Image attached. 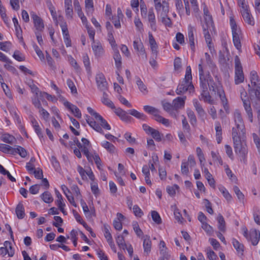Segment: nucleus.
<instances>
[{
    "label": "nucleus",
    "mask_w": 260,
    "mask_h": 260,
    "mask_svg": "<svg viewBox=\"0 0 260 260\" xmlns=\"http://www.w3.org/2000/svg\"><path fill=\"white\" fill-rule=\"evenodd\" d=\"M232 135L235 153L241 157H245L248 152L245 134L243 135L240 132L238 134L236 128L233 127Z\"/></svg>",
    "instance_id": "obj_1"
},
{
    "label": "nucleus",
    "mask_w": 260,
    "mask_h": 260,
    "mask_svg": "<svg viewBox=\"0 0 260 260\" xmlns=\"http://www.w3.org/2000/svg\"><path fill=\"white\" fill-rule=\"evenodd\" d=\"M235 82L236 84H239L244 81V77L243 68L239 57L237 55L235 57Z\"/></svg>",
    "instance_id": "obj_2"
},
{
    "label": "nucleus",
    "mask_w": 260,
    "mask_h": 260,
    "mask_svg": "<svg viewBox=\"0 0 260 260\" xmlns=\"http://www.w3.org/2000/svg\"><path fill=\"white\" fill-rule=\"evenodd\" d=\"M194 88L192 81H187L184 79L181 83L178 85L176 90V92L178 95H181L185 93L187 90L191 92V91L194 90Z\"/></svg>",
    "instance_id": "obj_3"
},
{
    "label": "nucleus",
    "mask_w": 260,
    "mask_h": 260,
    "mask_svg": "<svg viewBox=\"0 0 260 260\" xmlns=\"http://www.w3.org/2000/svg\"><path fill=\"white\" fill-rule=\"evenodd\" d=\"M162 10L160 14V16L162 19V22L166 26L171 27L172 26L171 20L168 17V13L169 11V3L167 2H164L162 5Z\"/></svg>",
    "instance_id": "obj_4"
},
{
    "label": "nucleus",
    "mask_w": 260,
    "mask_h": 260,
    "mask_svg": "<svg viewBox=\"0 0 260 260\" xmlns=\"http://www.w3.org/2000/svg\"><path fill=\"white\" fill-rule=\"evenodd\" d=\"M202 62L199 64V74L200 84L201 89V92L208 90V87L209 86L210 81L205 79L204 77V71L202 65Z\"/></svg>",
    "instance_id": "obj_5"
},
{
    "label": "nucleus",
    "mask_w": 260,
    "mask_h": 260,
    "mask_svg": "<svg viewBox=\"0 0 260 260\" xmlns=\"http://www.w3.org/2000/svg\"><path fill=\"white\" fill-rule=\"evenodd\" d=\"M235 122L236 125V131L238 134L239 132L242 135L245 134V129L244 124L242 118L241 114L239 112H236L234 113ZM235 128V127H234Z\"/></svg>",
    "instance_id": "obj_6"
},
{
    "label": "nucleus",
    "mask_w": 260,
    "mask_h": 260,
    "mask_svg": "<svg viewBox=\"0 0 260 260\" xmlns=\"http://www.w3.org/2000/svg\"><path fill=\"white\" fill-rule=\"evenodd\" d=\"M95 80L98 87L101 91H104L108 89V83L103 73L98 74Z\"/></svg>",
    "instance_id": "obj_7"
},
{
    "label": "nucleus",
    "mask_w": 260,
    "mask_h": 260,
    "mask_svg": "<svg viewBox=\"0 0 260 260\" xmlns=\"http://www.w3.org/2000/svg\"><path fill=\"white\" fill-rule=\"evenodd\" d=\"M30 16L33 20L36 31H42L44 28L43 20L34 12L30 14Z\"/></svg>",
    "instance_id": "obj_8"
},
{
    "label": "nucleus",
    "mask_w": 260,
    "mask_h": 260,
    "mask_svg": "<svg viewBox=\"0 0 260 260\" xmlns=\"http://www.w3.org/2000/svg\"><path fill=\"white\" fill-rule=\"evenodd\" d=\"M60 27L63 34L64 42L67 47L71 46V40L69 34L67 25L66 22L60 24Z\"/></svg>",
    "instance_id": "obj_9"
},
{
    "label": "nucleus",
    "mask_w": 260,
    "mask_h": 260,
    "mask_svg": "<svg viewBox=\"0 0 260 260\" xmlns=\"http://www.w3.org/2000/svg\"><path fill=\"white\" fill-rule=\"evenodd\" d=\"M72 139L73 141L70 142L71 147L74 149V154L78 157L80 158L81 157V153L80 149L81 148V144L77 138L74 137Z\"/></svg>",
    "instance_id": "obj_10"
},
{
    "label": "nucleus",
    "mask_w": 260,
    "mask_h": 260,
    "mask_svg": "<svg viewBox=\"0 0 260 260\" xmlns=\"http://www.w3.org/2000/svg\"><path fill=\"white\" fill-rule=\"evenodd\" d=\"M64 107L70 111L73 114L78 117H80L81 113L79 109L75 105L72 104L67 101L63 102Z\"/></svg>",
    "instance_id": "obj_11"
},
{
    "label": "nucleus",
    "mask_w": 260,
    "mask_h": 260,
    "mask_svg": "<svg viewBox=\"0 0 260 260\" xmlns=\"http://www.w3.org/2000/svg\"><path fill=\"white\" fill-rule=\"evenodd\" d=\"M196 31L194 27L191 25H189L188 27V37L189 40V44L191 50L193 52L195 51L194 39V31Z\"/></svg>",
    "instance_id": "obj_12"
},
{
    "label": "nucleus",
    "mask_w": 260,
    "mask_h": 260,
    "mask_svg": "<svg viewBox=\"0 0 260 260\" xmlns=\"http://www.w3.org/2000/svg\"><path fill=\"white\" fill-rule=\"evenodd\" d=\"M186 96L177 97L173 101V109L178 110L179 109L184 108L185 105V101Z\"/></svg>",
    "instance_id": "obj_13"
},
{
    "label": "nucleus",
    "mask_w": 260,
    "mask_h": 260,
    "mask_svg": "<svg viewBox=\"0 0 260 260\" xmlns=\"http://www.w3.org/2000/svg\"><path fill=\"white\" fill-rule=\"evenodd\" d=\"M233 36V41L235 47L238 50H240L241 48V44L240 40V32L239 29H236L232 30Z\"/></svg>",
    "instance_id": "obj_14"
},
{
    "label": "nucleus",
    "mask_w": 260,
    "mask_h": 260,
    "mask_svg": "<svg viewBox=\"0 0 260 260\" xmlns=\"http://www.w3.org/2000/svg\"><path fill=\"white\" fill-rule=\"evenodd\" d=\"M248 92L249 94L250 99L253 104V100H254V96L255 95V98L260 102V88L255 87L254 89H252L250 86L248 85Z\"/></svg>",
    "instance_id": "obj_15"
},
{
    "label": "nucleus",
    "mask_w": 260,
    "mask_h": 260,
    "mask_svg": "<svg viewBox=\"0 0 260 260\" xmlns=\"http://www.w3.org/2000/svg\"><path fill=\"white\" fill-rule=\"evenodd\" d=\"M148 37L149 42L150 45L152 53L153 54V55L155 56V57H156L157 53V45L151 32H149L148 33Z\"/></svg>",
    "instance_id": "obj_16"
},
{
    "label": "nucleus",
    "mask_w": 260,
    "mask_h": 260,
    "mask_svg": "<svg viewBox=\"0 0 260 260\" xmlns=\"http://www.w3.org/2000/svg\"><path fill=\"white\" fill-rule=\"evenodd\" d=\"M115 113L117 116L120 117L121 119L126 122L131 121L132 117L128 116L126 111L123 110L121 108L115 109Z\"/></svg>",
    "instance_id": "obj_17"
},
{
    "label": "nucleus",
    "mask_w": 260,
    "mask_h": 260,
    "mask_svg": "<svg viewBox=\"0 0 260 260\" xmlns=\"http://www.w3.org/2000/svg\"><path fill=\"white\" fill-rule=\"evenodd\" d=\"M250 81L252 85L254 88H260V80L256 71H252L250 72Z\"/></svg>",
    "instance_id": "obj_18"
},
{
    "label": "nucleus",
    "mask_w": 260,
    "mask_h": 260,
    "mask_svg": "<svg viewBox=\"0 0 260 260\" xmlns=\"http://www.w3.org/2000/svg\"><path fill=\"white\" fill-rule=\"evenodd\" d=\"M242 100L243 102V105L245 108V110H246L248 118L250 122L253 121V114H252V109L251 108L250 103L249 101H246V100H244L241 97Z\"/></svg>",
    "instance_id": "obj_19"
},
{
    "label": "nucleus",
    "mask_w": 260,
    "mask_h": 260,
    "mask_svg": "<svg viewBox=\"0 0 260 260\" xmlns=\"http://www.w3.org/2000/svg\"><path fill=\"white\" fill-rule=\"evenodd\" d=\"M193 106L196 109V111L197 112L198 115L201 117L204 118L206 115V112L205 110L203 109L201 104L199 103V102L197 100H193Z\"/></svg>",
    "instance_id": "obj_20"
},
{
    "label": "nucleus",
    "mask_w": 260,
    "mask_h": 260,
    "mask_svg": "<svg viewBox=\"0 0 260 260\" xmlns=\"http://www.w3.org/2000/svg\"><path fill=\"white\" fill-rule=\"evenodd\" d=\"M202 26H203V33L204 35V37H205L206 42L207 44H208V46L209 47V48H210L211 47V45L212 44V39H211V36L209 34V32L208 31V29L210 27L209 25H208L207 24H206V25H203Z\"/></svg>",
    "instance_id": "obj_21"
},
{
    "label": "nucleus",
    "mask_w": 260,
    "mask_h": 260,
    "mask_svg": "<svg viewBox=\"0 0 260 260\" xmlns=\"http://www.w3.org/2000/svg\"><path fill=\"white\" fill-rule=\"evenodd\" d=\"M92 50L96 56H100L104 53V49L100 42H93L92 45Z\"/></svg>",
    "instance_id": "obj_22"
},
{
    "label": "nucleus",
    "mask_w": 260,
    "mask_h": 260,
    "mask_svg": "<svg viewBox=\"0 0 260 260\" xmlns=\"http://www.w3.org/2000/svg\"><path fill=\"white\" fill-rule=\"evenodd\" d=\"M250 239L253 245H256L259 241L260 233L255 230L251 231L249 233Z\"/></svg>",
    "instance_id": "obj_23"
},
{
    "label": "nucleus",
    "mask_w": 260,
    "mask_h": 260,
    "mask_svg": "<svg viewBox=\"0 0 260 260\" xmlns=\"http://www.w3.org/2000/svg\"><path fill=\"white\" fill-rule=\"evenodd\" d=\"M182 116L183 117V119L182 120V128L184 132L186 134L187 138L189 140L190 138L191 137V135L190 133V126L188 124L185 117L183 115Z\"/></svg>",
    "instance_id": "obj_24"
},
{
    "label": "nucleus",
    "mask_w": 260,
    "mask_h": 260,
    "mask_svg": "<svg viewBox=\"0 0 260 260\" xmlns=\"http://www.w3.org/2000/svg\"><path fill=\"white\" fill-rule=\"evenodd\" d=\"M133 46L135 50H136L141 55H145L146 57L145 49L142 42L140 40H135L133 43Z\"/></svg>",
    "instance_id": "obj_25"
},
{
    "label": "nucleus",
    "mask_w": 260,
    "mask_h": 260,
    "mask_svg": "<svg viewBox=\"0 0 260 260\" xmlns=\"http://www.w3.org/2000/svg\"><path fill=\"white\" fill-rule=\"evenodd\" d=\"M203 5V11L205 15L206 24H208V25H211L212 26L213 24L212 16L210 15L209 11L206 4L204 3Z\"/></svg>",
    "instance_id": "obj_26"
},
{
    "label": "nucleus",
    "mask_w": 260,
    "mask_h": 260,
    "mask_svg": "<svg viewBox=\"0 0 260 260\" xmlns=\"http://www.w3.org/2000/svg\"><path fill=\"white\" fill-rule=\"evenodd\" d=\"M218 221V228L221 232H225L226 230L225 222L223 216L221 214H219L217 217Z\"/></svg>",
    "instance_id": "obj_27"
},
{
    "label": "nucleus",
    "mask_w": 260,
    "mask_h": 260,
    "mask_svg": "<svg viewBox=\"0 0 260 260\" xmlns=\"http://www.w3.org/2000/svg\"><path fill=\"white\" fill-rule=\"evenodd\" d=\"M61 188L70 203L76 207V205L75 203L74 198L68 187L63 185L61 186Z\"/></svg>",
    "instance_id": "obj_28"
},
{
    "label": "nucleus",
    "mask_w": 260,
    "mask_h": 260,
    "mask_svg": "<svg viewBox=\"0 0 260 260\" xmlns=\"http://www.w3.org/2000/svg\"><path fill=\"white\" fill-rule=\"evenodd\" d=\"M16 214L19 219H23L25 216L24 208L22 203H19L16 206Z\"/></svg>",
    "instance_id": "obj_29"
},
{
    "label": "nucleus",
    "mask_w": 260,
    "mask_h": 260,
    "mask_svg": "<svg viewBox=\"0 0 260 260\" xmlns=\"http://www.w3.org/2000/svg\"><path fill=\"white\" fill-rule=\"evenodd\" d=\"M1 140L4 142L10 144H13L16 141L13 136L8 134H3L1 137Z\"/></svg>",
    "instance_id": "obj_30"
},
{
    "label": "nucleus",
    "mask_w": 260,
    "mask_h": 260,
    "mask_svg": "<svg viewBox=\"0 0 260 260\" xmlns=\"http://www.w3.org/2000/svg\"><path fill=\"white\" fill-rule=\"evenodd\" d=\"M103 92V98L102 99V103L112 109H115V107L113 102L108 99V95L106 92V91Z\"/></svg>",
    "instance_id": "obj_31"
},
{
    "label": "nucleus",
    "mask_w": 260,
    "mask_h": 260,
    "mask_svg": "<svg viewBox=\"0 0 260 260\" xmlns=\"http://www.w3.org/2000/svg\"><path fill=\"white\" fill-rule=\"evenodd\" d=\"M233 245L234 248L236 249L237 251L239 252L241 255L243 254L244 252V245L240 243L238 240L236 239H233Z\"/></svg>",
    "instance_id": "obj_32"
},
{
    "label": "nucleus",
    "mask_w": 260,
    "mask_h": 260,
    "mask_svg": "<svg viewBox=\"0 0 260 260\" xmlns=\"http://www.w3.org/2000/svg\"><path fill=\"white\" fill-rule=\"evenodd\" d=\"M0 151L10 154H12L15 152L13 147L5 144H0Z\"/></svg>",
    "instance_id": "obj_33"
},
{
    "label": "nucleus",
    "mask_w": 260,
    "mask_h": 260,
    "mask_svg": "<svg viewBox=\"0 0 260 260\" xmlns=\"http://www.w3.org/2000/svg\"><path fill=\"white\" fill-rule=\"evenodd\" d=\"M186 112L190 124L193 126H195L197 124V119L194 112L191 109H188L187 110Z\"/></svg>",
    "instance_id": "obj_34"
},
{
    "label": "nucleus",
    "mask_w": 260,
    "mask_h": 260,
    "mask_svg": "<svg viewBox=\"0 0 260 260\" xmlns=\"http://www.w3.org/2000/svg\"><path fill=\"white\" fill-rule=\"evenodd\" d=\"M13 22L14 23V25L15 26L16 33L17 37L19 39H22V29L20 27V25L19 24L18 21L17 19L15 17H14L13 18Z\"/></svg>",
    "instance_id": "obj_35"
},
{
    "label": "nucleus",
    "mask_w": 260,
    "mask_h": 260,
    "mask_svg": "<svg viewBox=\"0 0 260 260\" xmlns=\"http://www.w3.org/2000/svg\"><path fill=\"white\" fill-rule=\"evenodd\" d=\"M113 58L115 60V65L117 69H119L121 67V57L118 51V50H116L114 51V53L113 54Z\"/></svg>",
    "instance_id": "obj_36"
},
{
    "label": "nucleus",
    "mask_w": 260,
    "mask_h": 260,
    "mask_svg": "<svg viewBox=\"0 0 260 260\" xmlns=\"http://www.w3.org/2000/svg\"><path fill=\"white\" fill-rule=\"evenodd\" d=\"M154 119L156 121L161 123L166 126H168L170 124L169 120L168 119L165 118L159 114V113H155L154 115Z\"/></svg>",
    "instance_id": "obj_37"
},
{
    "label": "nucleus",
    "mask_w": 260,
    "mask_h": 260,
    "mask_svg": "<svg viewBox=\"0 0 260 260\" xmlns=\"http://www.w3.org/2000/svg\"><path fill=\"white\" fill-rule=\"evenodd\" d=\"M216 138L218 144H220L222 141V128L219 122L216 123L215 126Z\"/></svg>",
    "instance_id": "obj_38"
},
{
    "label": "nucleus",
    "mask_w": 260,
    "mask_h": 260,
    "mask_svg": "<svg viewBox=\"0 0 260 260\" xmlns=\"http://www.w3.org/2000/svg\"><path fill=\"white\" fill-rule=\"evenodd\" d=\"M85 5L87 14H92L94 10L93 0H85Z\"/></svg>",
    "instance_id": "obj_39"
},
{
    "label": "nucleus",
    "mask_w": 260,
    "mask_h": 260,
    "mask_svg": "<svg viewBox=\"0 0 260 260\" xmlns=\"http://www.w3.org/2000/svg\"><path fill=\"white\" fill-rule=\"evenodd\" d=\"M201 96L203 99L204 102H207L210 104H213V100L212 99V97L210 95L208 90L201 92Z\"/></svg>",
    "instance_id": "obj_40"
},
{
    "label": "nucleus",
    "mask_w": 260,
    "mask_h": 260,
    "mask_svg": "<svg viewBox=\"0 0 260 260\" xmlns=\"http://www.w3.org/2000/svg\"><path fill=\"white\" fill-rule=\"evenodd\" d=\"M98 122L100 123V125L104 128L107 130H110L111 127L108 123L107 121L104 119L101 115H99L97 119H95Z\"/></svg>",
    "instance_id": "obj_41"
},
{
    "label": "nucleus",
    "mask_w": 260,
    "mask_h": 260,
    "mask_svg": "<svg viewBox=\"0 0 260 260\" xmlns=\"http://www.w3.org/2000/svg\"><path fill=\"white\" fill-rule=\"evenodd\" d=\"M151 241L149 238L145 239L143 241V248L144 250L147 254H148L151 251Z\"/></svg>",
    "instance_id": "obj_42"
},
{
    "label": "nucleus",
    "mask_w": 260,
    "mask_h": 260,
    "mask_svg": "<svg viewBox=\"0 0 260 260\" xmlns=\"http://www.w3.org/2000/svg\"><path fill=\"white\" fill-rule=\"evenodd\" d=\"M102 146L105 148L109 153H113L116 150L115 147L108 141H105L102 143Z\"/></svg>",
    "instance_id": "obj_43"
},
{
    "label": "nucleus",
    "mask_w": 260,
    "mask_h": 260,
    "mask_svg": "<svg viewBox=\"0 0 260 260\" xmlns=\"http://www.w3.org/2000/svg\"><path fill=\"white\" fill-rule=\"evenodd\" d=\"M116 240L118 247L120 248L125 250V248H126V245L125 243V240L123 236L122 235H118L117 237Z\"/></svg>",
    "instance_id": "obj_44"
},
{
    "label": "nucleus",
    "mask_w": 260,
    "mask_h": 260,
    "mask_svg": "<svg viewBox=\"0 0 260 260\" xmlns=\"http://www.w3.org/2000/svg\"><path fill=\"white\" fill-rule=\"evenodd\" d=\"M14 149L15 150V152L13 153L12 155L19 154L22 157H25L26 156L27 151L23 147L20 146H17L16 148H14Z\"/></svg>",
    "instance_id": "obj_45"
},
{
    "label": "nucleus",
    "mask_w": 260,
    "mask_h": 260,
    "mask_svg": "<svg viewBox=\"0 0 260 260\" xmlns=\"http://www.w3.org/2000/svg\"><path fill=\"white\" fill-rule=\"evenodd\" d=\"M148 18L149 22L150 23L151 27H152L153 25L155 24V16L152 8L149 9Z\"/></svg>",
    "instance_id": "obj_46"
},
{
    "label": "nucleus",
    "mask_w": 260,
    "mask_h": 260,
    "mask_svg": "<svg viewBox=\"0 0 260 260\" xmlns=\"http://www.w3.org/2000/svg\"><path fill=\"white\" fill-rule=\"evenodd\" d=\"M129 113L131 115H132L139 119L145 120L146 118V116L145 115H144L143 113H141L138 112V111H137L136 110H135V109H132V110H129Z\"/></svg>",
    "instance_id": "obj_47"
},
{
    "label": "nucleus",
    "mask_w": 260,
    "mask_h": 260,
    "mask_svg": "<svg viewBox=\"0 0 260 260\" xmlns=\"http://www.w3.org/2000/svg\"><path fill=\"white\" fill-rule=\"evenodd\" d=\"M41 197L42 200L45 202L47 203H51L53 201V199L51 194V193L49 191H45L42 195Z\"/></svg>",
    "instance_id": "obj_48"
},
{
    "label": "nucleus",
    "mask_w": 260,
    "mask_h": 260,
    "mask_svg": "<svg viewBox=\"0 0 260 260\" xmlns=\"http://www.w3.org/2000/svg\"><path fill=\"white\" fill-rule=\"evenodd\" d=\"M137 84L140 91L144 93H147V87L139 77H137Z\"/></svg>",
    "instance_id": "obj_49"
},
{
    "label": "nucleus",
    "mask_w": 260,
    "mask_h": 260,
    "mask_svg": "<svg viewBox=\"0 0 260 260\" xmlns=\"http://www.w3.org/2000/svg\"><path fill=\"white\" fill-rule=\"evenodd\" d=\"M83 63L84 67L86 68V71L88 75H91V67L90 66V61L88 56H85L83 57Z\"/></svg>",
    "instance_id": "obj_50"
},
{
    "label": "nucleus",
    "mask_w": 260,
    "mask_h": 260,
    "mask_svg": "<svg viewBox=\"0 0 260 260\" xmlns=\"http://www.w3.org/2000/svg\"><path fill=\"white\" fill-rule=\"evenodd\" d=\"M82 153L86 157L88 161L89 162L93 163V159L94 158V155L89 151V149H88L87 148H85L83 151H82Z\"/></svg>",
    "instance_id": "obj_51"
},
{
    "label": "nucleus",
    "mask_w": 260,
    "mask_h": 260,
    "mask_svg": "<svg viewBox=\"0 0 260 260\" xmlns=\"http://www.w3.org/2000/svg\"><path fill=\"white\" fill-rule=\"evenodd\" d=\"M144 110L145 112L152 115L153 116L156 113H159V111L158 109L150 106H144Z\"/></svg>",
    "instance_id": "obj_52"
},
{
    "label": "nucleus",
    "mask_w": 260,
    "mask_h": 260,
    "mask_svg": "<svg viewBox=\"0 0 260 260\" xmlns=\"http://www.w3.org/2000/svg\"><path fill=\"white\" fill-rule=\"evenodd\" d=\"M27 85L30 88L32 92L35 93L36 95H38L39 93L40 94L39 88L32 81H29L27 83Z\"/></svg>",
    "instance_id": "obj_53"
},
{
    "label": "nucleus",
    "mask_w": 260,
    "mask_h": 260,
    "mask_svg": "<svg viewBox=\"0 0 260 260\" xmlns=\"http://www.w3.org/2000/svg\"><path fill=\"white\" fill-rule=\"evenodd\" d=\"M85 173L86 174V175L88 176L89 178L90 179V180L91 181H94V179H95L94 175L90 169L85 171L82 168V179L83 180L84 179V176H85Z\"/></svg>",
    "instance_id": "obj_54"
},
{
    "label": "nucleus",
    "mask_w": 260,
    "mask_h": 260,
    "mask_svg": "<svg viewBox=\"0 0 260 260\" xmlns=\"http://www.w3.org/2000/svg\"><path fill=\"white\" fill-rule=\"evenodd\" d=\"M151 216L153 220L157 224H159L161 223V219L157 211H152Z\"/></svg>",
    "instance_id": "obj_55"
},
{
    "label": "nucleus",
    "mask_w": 260,
    "mask_h": 260,
    "mask_svg": "<svg viewBox=\"0 0 260 260\" xmlns=\"http://www.w3.org/2000/svg\"><path fill=\"white\" fill-rule=\"evenodd\" d=\"M202 224V228L207 233V234L209 235L213 234L214 231L213 228L211 225L208 224L207 222L203 223Z\"/></svg>",
    "instance_id": "obj_56"
},
{
    "label": "nucleus",
    "mask_w": 260,
    "mask_h": 260,
    "mask_svg": "<svg viewBox=\"0 0 260 260\" xmlns=\"http://www.w3.org/2000/svg\"><path fill=\"white\" fill-rule=\"evenodd\" d=\"M244 20L248 24L253 25L254 24V21L252 20V17L249 13L244 14L242 15Z\"/></svg>",
    "instance_id": "obj_57"
},
{
    "label": "nucleus",
    "mask_w": 260,
    "mask_h": 260,
    "mask_svg": "<svg viewBox=\"0 0 260 260\" xmlns=\"http://www.w3.org/2000/svg\"><path fill=\"white\" fill-rule=\"evenodd\" d=\"M233 189L239 201L240 202H243L244 199V196L243 194V193L240 191L239 187L237 186H235L233 188Z\"/></svg>",
    "instance_id": "obj_58"
},
{
    "label": "nucleus",
    "mask_w": 260,
    "mask_h": 260,
    "mask_svg": "<svg viewBox=\"0 0 260 260\" xmlns=\"http://www.w3.org/2000/svg\"><path fill=\"white\" fill-rule=\"evenodd\" d=\"M89 125L96 132L102 134H104V131L102 128L101 126L99 124H98L95 121L90 122V123H89Z\"/></svg>",
    "instance_id": "obj_59"
},
{
    "label": "nucleus",
    "mask_w": 260,
    "mask_h": 260,
    "mask_svg": "<svg viewBox=\"0 0 260 260\" xmlns=\"http://www.w3.org/2000/svg\"><path fill=\"white\" fill-rule=\"evenodd\" d=\"M11 45V43L8 41L0 42V49L4 51L8 52L10 49Z\"/></svg>",
    "instance_id": "obj_60"
},
{
    "label": "nucleus",
    "mask_w": 260,
    "mask_h": 260,
    "mask_svg": "<svg viewBox=\"0 0 260 260\" xmlns=\"http://www.w3.org/2000/svg\"><path fill=\"white\" fill-rule=\"evenodd\" d=\"M104 236L107 239V241L112 240V235L109 231L110 226L107 224H104Z\"/></svg>",
    "instance_id": "obj_61"
},
{
    "label": "nucleus",
    "mask_w": 260,
    "mask_h": 260,
    "mask_svg": "<svg viewBox=\"0 0 260 260\" xmlns=\"http://www.w3.org/2000/svg\"><path fill=\"white\" fill-rule=\"evenodd\" d=\"M38 95H36L35 96L31 98L32 103L37 109L42 108V105L40 100L39 99Z\"/></svg>",
    "instance_id": "obj_62"
},
{
    "label": "nucleus",
    "mask_w": 260,
    "mask_h": 260,
    "mask_svg": "<svg viewBox=\"0 0 260 260\" xmlns=\"http://www.w3.org/2000/svg\"><path fill=\"white\" fill-rule=\"evenodd\" d=\"M39 109V113L40 115L42 116L43 118L45 121H48L50 116L49 113L45 110L42 107V108H40Z\"/></svg>",
    "instance_id": "obj_63"
},
{
    "label": "nucleus",
    "mask_w": 260,
    "mask_h": 260,
    "mask_svg": "<svg viewBox=\"0 0 260 260\" xmlns=\"http://www.w3.org/2000/svg\"><path fill=\"white\" fill-rule=\"evenodd\" d=\"M151 135L156 141L160 142L161 141V136L158 131L155 129L151 134Z\"/></svg>",
    "instance_id": "obj_64"
}]
</instances>
